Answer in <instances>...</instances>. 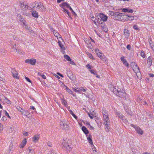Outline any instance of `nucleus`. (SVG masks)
Here are the masks:
<instances>
[{
  "label": "nucleus",
  "mask_w": 154,
  "mask_h": 154,
  "mask_svg": "<svg viewBox=\"0 0 154 154\" xmlns=\"http://www.w3.org/2000/svg\"><path fill=\"white\" fill-rule=\"evenodd\" d=\"M98 18V22L100 23L102 21L103 22L106 21L108 19V17L103 14L100 13L96 14Z\"/></svg>",
  "instance_id": "obj_1"
},
{
  "label": "nucleus",
  "mask_w": 154,
  "mask_h": 154,
  "mask_svg": "<svg viewBox=\"0 0 154 154\" xmlns=\"http://www.w3.org/2000/svg\"><path fill=\"white\" fill-rule=\"evenodd\" d=\"M119 14L117 20L122 21L128 20V15H122V14L120 13H119Z\"/></svg>",
  "instance_id": "obj_2"
},
{
  "label": "nucleus",
  "mask_w": 154,
  "mask_h": 154,
  "mask_svg": "<svg viewBox=\"0 0 154 154\" xmlns=\"http://www.w3.org/2000/svg\"><path fill=\"white\" fill-rule=\"evenodd\" d=\"M119 12H114L112 11H109L108 14L110 16H113V19L116 20H117L118 17V15H119Z\"/></svg>",
  "instance_id": "obj_3"
},
{
  "label": "nucleus",
  "mask_w": 154,
  "mask_h": 154,
  "mask_svg": "<svg viewBox=\"0 0 154 154\" xmlns=\"http://www.w3.org/2000/svg\"><path fill=\"white\" fill-rule=\"evenodd\" d=\"M36 7L37 8V10L38 11H42L45 10L44 6L41 3H35V6L33 8Z\"/></svg>",
  "instance_id": "obj_4"
},
{
  "label": "nucleus",
  "mask_w": 154,
  "mask_h": 154,
  "mask_svg": "<svg viewBox=\"0 0 154 154\" xmlns=\"http://www.w3.org/2000/svg\"><path fill=\"white\" fill-rule=\"evenodd\" d=\"M131 126L135 129L137 133L139 134L142 135L143 134V131L138 126L131 124Z\"/></svg>",
  "instance_id": "obj_5"
},
{
  "label": "nucleus",
  "mask_w": 154,
  "mask_h": 154,
  "mask_svg": "<svg viewBox=\"0 0 154 154\" xmlns=\"http://www.w3.org/2000/svg\"><path fill=\"white\" fill-rule=\"evenodd\" d=\"M60 124L61 128L63 129L67 130L69 128V123L68 122H65L64 121H61Z\"/></svg>",
  "instance_id": "obj_6"
},
{
  "label": "nucleus",
  "mask_w": 154,
  "mask_h": 154,
  "mask_svg": "<svg viewBox=\"0 0 154 154\" xmlns=\"http://www.w3.org/2000/svg\"><path fill=\"white\" fill-rule=\"evenodd\" d=\"M20 8L22 9H24L25 10L28 9L30 8L28 5V4L26 2H20L19 5Z\"/></svg>",
  "instance_id": "obj_7"
},
{
  "label": "nucleus",
  "mask_w": 154,
  "mask_h": 154,
  "mask_svg": "<svg viewBox=\"0 0 154 154\" xmlns=\"http://www.w3.org/2000/svg\"><path fill=\"white\" fill-rule=\"evenodd\" d=\"M25 62L26 63L32 65H34L36 62V60L35 59L32 58L26 60Z\"/></svg>",
  "instance_id": "obj_8"
},
{
  "label": "nucleus",
  "mask_w": 154,
  "mask_h": 154,
  "mask_svg": "<svg viewBox=\"0 0 154 154\" xmlns=\"http://www.w3.org/2000/svg\"><path fill=\"white\" fill-rule=\"evenodd\" d=\"M117 94L116 95L120 97H123L126 96L125 93L122 91H121L120 89H119V90L118 91H117Z\"/></svg>",
  "instance_id": "obj_9"
},
{
  "label": "nucleus",
  "mask_w": 154,
  "mask_h": 154,
  "mask_svg": "<svg viewBox=\"0 0 154 154\" xmlns=\"http://www.w3.org/2000/svg\"><path fill=\"white\" fill-rule=\"evenodd\" d=\"M11 72L14 78H15L16 79H18L19 78L18 73L15 69H12L11 70Z\"/></svg>",
  "instance_id": "obj_10"
},
{
  "label": "nucleus",
  "mask_w": 154,
  "mask_h": 154,
  "mask_svg": "<svg viewBox=\"0 0 154 154\" xmlns=\"http://www.w3.org/2000/svg\"><path fill=\"white\" fill-rule=\"evenodd\" d=\"M39 139V134H37L34 135L32 138V140L34 143H36Z\"/></svg>",
  "instance_id": "obj_11"
},
{
  "label": "nucleus",
  "mask_w": 154,
  "mask_h": 154,
  "mask_svg": "<svg viewBox=\"0 0 154 154\" xmlns=\"http://www.w3.org/2000/svg\"><path fill=\"white\" fill-rule=\"evenodd\" d=\"M124 35L125 38L128 39L130 36V32L127 29H125L123 30Z\"/></svg>",
  "instance_id": "obj_12"
},
{
  "label": "nucleus",
  "mask_w": 154,
  "mask_h": 154,
  "mask_svg": "<svg viewBox=\"0 0 154 154\" xmlns=\"http://www.w3.org/2000/svg\"><path fill=\"white\" fill-rule=\"evenodd\" d=\"M62 144L63 146L65 148L67 149L70 150V147H69V145L66 141L65 140H63L62 142Z\"/></svg>",
  "instance_id": "obj_13"
},
{
  "label": "nucleus",
  "mask_w": 154,
  "mask_h": 154,
  "mask_svg": "<svg viewBox=\"0 0 154 154\" xmlns=\"http://www.w3.org/2000/svg\"><path fill=\"white\" fill-rule=\"evenodd\" d=\"M121 60L125 66L127 67L129 66V64L127 63L126 60L125 59V57H122L121 58Z\"/></svg>",
  "instance_id": "obj_14"
},
{
  "label": "nucleus",
  "mask_w": 154,
  "mask_h": 154,
  "mask_svg": "<svg viewBox=\"0 0 154 154\" xmlns=\"http://www.w3.org/2000/svg\"><path fill=\"white\" fill-rule=\"evenodd\" d=\"M31 14L32 16L36 18H37L38 17V12L35 11H31Z\"/></svg>",
  "instance_id": "obj_15"
},
{
  "label": "nucleus",
  "mask_w": 154,
  "mask_h": 154,
  "mask_svg": "<svg viewBox=\"0 0 154 154\" xmlns=\"http://www.w3.org/2000/svg\"><path fill=\"white\" fill-rule=\"evenodd\" d=\"M106 118H103L105 125H108V124H110V121L109 119V117H106Z\"/></svg>",
  "instance_id": "obj_16"
},
{
  "label": "nucleus",
  "mask_w": 154,
  "mask_h": 154,
  "mask_svg": "<svg viewBox=\"0 0 154 154\" xmlns=\"http://www.w3.org/2000/svg\"><path fill=\"white\" fill-rule=\"evenodd\" d=\"M152 57L150 56L147 59V64L149 67H150L152 64Z\"/></svg>",
  "instance_id": "obj_17"
},
{
  "label": "nucleus",
  "mask_w": 154,
  "mask_h": 154,
  "mask_svg": "<svg viewBox=\"0 0 154 154\" xmlns=\"http://www.w3.org/2000/svg\"><path fill=\"white\" fill-rule=\"evenodd\" d=\"M26 138H25L24 140L22 142L20 146V148H23L26 145Z\"/></svg>",
  "instance_id": "obj_18"
},
{
  "label": "nucleus",
  "mask_w": 154,
  "mask_h": 154,
  "mask_svg": "<svg viewBox=\"0 0 154 154\" xmlns=\"http://www.w3.org/2000/svg\"><path fill=\"white\" fill-rule=\"evenodd\" d=\"M60 6L61 8H64L65 6L67 8H69L70 6L67 3V2H65L62 3L60 5Z\"/></svg>",
  "instance_id": "obj_19"
},
{
  "label": "nucleus",
  "mask_w": 154,
  "mask_h": 154,
  "mask_svg": "<svg viewBox=\"0 0 154 154\" xmlns=\"http://www.w3.org/2000/svg\"><path fill=\"white\" fill-rule=\"evenodd\" d=\"M11 46L12 48L14 49V52L20 53V51L19 50H17V48H16V45L15 44H11Z\"/></svg>",
  "instance_id": "obj_20"
},
{
  "label": "nucleus",
  "mask_w": 154,
  "mask_h": 154,
  "mask_svg": "<svg viewBox=\"0 0 154 154\" xmlns=\"http://www.w3.org/2000/svg\"><path fill=\"white\" fill-rule=\"evenodd\" d=\"M102 113L103 116V118H106V117H109L108 113L106 110H103Z\"/></svg>",
  "instance_id": "obj_21"
},
{
  "label": "nucleus",
  "mask_w": 154,
  "mask_h": 154,
  "mask_svg": "<svg viewBox=\"0 0 154 154\" xmlns=\"http://www.w3.org/2000/svg\"><path fill=\"white\" fill-rule=\"evenodd\" d=\"M82 131L85 133V134L87 135L88 134V131L85 127L84 126L82 127Z\"/></svg>",
  "instance_id": "obj_22"
},
{
  "label": "nucleus",
  "mask_w": 154,
  "mask_h": 154,
  "mask_svg": "<svg viewBox=\"0 0 154 154\" xmlns=\"http://www.w3.org/2000/svg\"><path fill=\"white\" fill-rule=\"evenodd\" d=\"M66 87V89L67 92H68L70 94L72 95L73 96H75L74 94H73V92L67 86L65 85H64Z\"/></svg>",
  "instance_id": "obj_23"
},
{
  "label": "nucleus",
  "mask_w": 154,
  "mask_h": 154,
  "mask_svg": "<svg viewBox=\"0 0 154 154\" xmlns=\"http://www.w3.org/2000/svg\"><path fill=\"white\" fill-rule=\"evenodd\" d=\"M88 140L89 142V143L91 145H92L93 144V143L92 142V140L91 139V135H89L88 137H87Z\"/></svg>",
  "instance_id": "obj_24"
},
{
  "label": "nucleus",
  "mask_w": 154,
  "mask_h": 154,
  "mask_svg": "<svg viewBox=\"0 0 154 154\" xmlns=\"http://www.w3.org/2000/svg\"><path fill=\"white\" fill-rule=\"evenodd\" d=\"M22 115H23L24 116H27L28 115L30 114V113L29 111L26 109L24 110L23 112V113L22 114Z\"/></svg>",
  "instance_id": "obj_25"
},
{
  "label": "nucleus",
  "mask_w": 154,
  "mask_h": 154,
  "mask_svg": "<svg viewBox=\"0 0 154 154\" xmlns=\"http://www.w3.org/2000/svg\"><path fill=\"white\" fill-rule=\"evenodd\" d=\"M58 45L60 47L61 49L63 51L65 50V48L64 45L62 44V43L60 41L58 42Z\"/></svg>",
  "instance_id": "obj_26"
},
{
  "label": "nucleus",
  "mask_w": 154,
  "mask_h": 154,
  "mask_svg": "<svg viewBox=\"0 0 154 154\" xmlns=\"http://www.w3.org/2000/svg\"><path fill=\"white\" fill-rule=\"evenodd\" d=\"M111 90L114 93V94L116 95L117 93V91H118L119 90V89H117L116 88L113 87L112 88Z\"/></svg>",
  "instance_id": "obj_27"
},
{
  "label": "nucleus",
  "mask_w": 154,
  "mask_h": 154,
  "mask_svg": "<svg viewBox=\"0 0 154 154\" xmlns=\"http://www.w3.org/2000/svg\"><path fill=\"white\" fill-rule=\"evenodd\" d=\"M62 103L65 106H66L67 104L66 101L64 99V98L61 99Z\"/></svg>",
  "instance_id": "obj_28"
},
{
  "label": "nucleus",
  "mask_w": 154,
  "mask_h": 154,
  "mask_svg": "<svg viewBox=\"0 0 154 154\" xmlns=\"http://www.w3.org/2000/svg\"><path fill=\"white\" fill-rule=\"evenodd\" d=\"M64 57L68 61H71V60L70 57L67 55L66 54L64 55Z\"/></svg>",
  "instance_id": "obj_29"
},
{
  "label": "nucleus",
  "mask_w": 154,
  "mask_h": 154,
  "mask_svg": "<svg viewBox=\"0 0 154 154\" xmlns=\"http://www.w3.org/2000/svg\"><path fill=\"white\" fill-rule=\"evenodd\" d=\"M64 12L66 13L67 14H68V16L69 17L70 16V13H69V11L67 10L66 9H65L64 8H63V10H62Z\"/></svg>",
  "instance_id": "obj_30"
},
{
  "label": "nucleus",
  "mask_w": 154,
  "mask_h": 154,
  "mask_svg": "<svg viewBox=\"0 0 154 154\" xmlns=\"http://www.w3.org/2000/svg\"><path fill=\"white\" fill-rule=\"evenodd\" d=\"M69 111L72 116L74 117V118L75 119H77V117L76 116L73 112L71 110H69Z\"/></svg>",
  "instance_id": "obj_31"
},
{
  "label": "nucleus",
  "mask_w": 154,
  "mask_h": 154,
  "mask_svg": "<svg viewBox=\"0 0 154 154\" xmlns=\"http://www.w3.org/2000/svg\"><path fill=\"white\" fill-rule=\"evenodd\" d=\"M66 74L68 77H69L70 79H71V78L72 75L71 72L70 71H67Z\"/></svg>",
  "instance_id": "obj_32"
},
{
  "label": "nucleus",
  "mask_w": 154,
  "mask_h": 154,
  "mask_svg": "<svg viewBox=\"0 0 154 154\" xmlns=\"http://www.w3.org/2000/svg\"><path fill=\"white\" fill-rule=\"evenodd\" d=\"M73 90L75 92H77L78 93H81V90L79 88H77L76 89L73 88Z\"/></svg>",
  "instance_id": "obj_33"
},
{
  "label": "nucleus",
  "mask_w": 154,
  "mask_h": 154,
  "mask_svg": "<svg viewBox=\"0 0 154 154\" xmlns=\"http://www.w3.org/2000/svg\"><path fill=\"white\" fill-rule=\"evenodd\" d=\"M140 55L141 57H142L143 58H144L146 57L145 53L143 51H141L140 53Z\"/></svg>",
  "instance_id": "obj_34"
},
{
  "label": "nucleus",
  "mask_w": 154,
  "mask_h": 154,
  "mask_svg": "<svg viewBox=\"0 0 154 154\" xmlns=\"http://www.w3.org/2000/svg\"><path fill=\"white\" fill-rule=\"evenodd\" d=\"M100 59L102 60L103 61H106V58L104 55H102L100 58Z\"/></svg>",
  "instance_id": "obj_35"
},
{
  "label": "nucleus",
  "mask_w": 154,
  "mask_h": 154,
  "mask_svg": "<svg viewBox=\"0 0 154 154\" xmlns=\"http://www.w3.org/2000/svg\"><path fill=\"white\" fill-rule=\"evenodd\" d=\"M110 124H108V125H105L106 126L105 130L106 131H109L110 129V127L109 126V125Z\"/></svg>",
  "instance_id": "obj_36"
},
{
  "label": "nucleus",
  "mask_w": 154,
  "mask_h": 154,
  "mask_svg": "<svg viewBox=\"0 0 154 154\" xmlns=\"http://www.w3.org/2000/svg\"><path fill=\"white\" fill-rule=\"evenodd\" d=\"M17 17L20 19V21H21V20H24L23 17L20 14H18L17 15Z\"/></svg>",
  "instance_id": "obj_37"
},
{
  "label": "nucleus",
  "mask_w": 154,
  "mask_h": 154,
  "mask_svg": "<svg viewBox=\"0 0 154 154\" xmlns=\"http://www.w3.org/2000/svg\"><path fill=\"white\" fill-rule=\"evenodd\" d=\"M128 20H132L134 19V17L132 16H129L128 15Z\"/></svg>",
  "instance_id": "obj_38"
},
{
  "label": "nucleus",
  "mask_w": 154,
  "mask_h": 154,
  "mask_svg": "<svg viewBox=\"0 0 154 154\" xmlns=\"http://www.w3.org/2000/svg\"><path fill=\"white\" fill-rule=\"evenodd\" d=\"M29 154L30 153H31L30 154H34V150L31 149H29Z\"/></svg>",
  "instance_id": "obj_39"
},
{
  "label": "nucleus",
  "mask_w": 154,
  "mask_h": 154,
  "mask_svg": "<svg viewBox=\"0 0 154 154\" xmlns=\"http://www.w3.org/2000/svg\"><path fill=\"white\" fill-rule=\"evenodd\" d=\"M151 42H152V40L150 39V41H149V44L150 46L151 47V48L152 49L154 47V45L153 43H152Z\"/></svg>",
  "instance_id": "obj_40"
},
{
  "label": "nucleus",
  "mask_w": 154,
  "mask_h": 154,
  "mask_svg": "<svg viewBox=\"0 0 154 154\" xmlns=\"http://www.w3.org/2000/svg\"><path fill=\"white\" fill-rule=\"evenodd\" d=\"M133 28L135 30H139L140 29L138 26L137 25H135L133 26Z\"/></svg>",
  "instance_id": "obj_41"
},
{
  "label": "nucleus",
  "mask_w": 154,
  "mask_h": 154,
  "mask_svg": "<svg viewBox=\"0 0 154 154\" xmlns=\"http://www.w3.org/2000/svg\"><path fill=\"white\" fill-rule=\"evenodd\" d=\"M128 8H123L122 9V11L124 12H128Z\"/></svg>",
  "instance_id": "obj_42"
},
{
  "label": "nucleus",
  "mask_w": 154,
  "mask_h": 154,
  "mask_svg": "<svg viewBox=\"0 0 154 154\" xmlns=\"http://www.w3.org/2000/svg\"><path fill=\"white\" fill-rule=\"evenodd\" d=\"M87 55L91 59H93L94 58L93 57L90 53L88 52L87 53Z\"/></svg>",
  "instance_id": "obj_43"
},
{
  "label": "nucleus",
  "mask_w": 154,
  "mask_h": 154,
  "mask_svg": "<svg viewBox=\"0 0 154 154\" xmlns=\"http://www.w3.org/2000/svg\"><path fill=\"white\" fill-rule=\"evenodd\" d=\"M3 112L5 114V115L6 116L8 117L10 119L11 118V117L9 116L8 113L6 111L4 110Z\"/></svg>",
  "instance_id": "obj_44"
},
{
  "label": "nucleus",
  "mask_w": 154,
  "mask_h": 154,
  "mask_svg": "<svg viewBox=\"0 0 154 154\" xmlns=\"http://www.w3.org/2000/svg\"><path fill=\"white\" fill-rule=\"evenodd\" d=\"M5 101L8 104H11V101L7 98H5Z\"/></svg>",
  "instance_id": "obj_45"
},
{
  "label": "nucleus",
  "mask_w": 154,
  "mask_h": 154,
  "mask_svg": "<svg viewBox=\"0 0 154 154\" xmlns=\"http://www.w3.org/2000/svg\"><path fill=\"white\" fill-rule=\"evenodd\" d=\"M101 27H102L103 28H104L106 26L105 23L104 22L101 23Z\"/></svg>",
  "instance_id": "obj_46"
},
{
  "label": "nucleus",
  "mask_w": 154,
  "mask_h": 154,
  "mask_svg": "<svg viewBox=\"0 0 154 154\" xmlns=\"http://www.w3.org/2000/svg\"><path fill=\"white\" fill-rule=\"evenodd\" d=\"M86 67L88 69H91V66L89 64H88L86 66Z\"/></svg>",
  "instance_id": "obj_47"
},
{
  "label": "nucleus",
  "mask_w": 154,
  "mask_h": 154,
  "mask_svg": "<svg viewBox=\"0 0 154 154\" xmlns=\"http://www.w3.org/2000/svg\"><path fill=\"white\" fill-rule=\"evenodd\" d=\"M90 71L91 73L95 74V71L94 69L91 70Z\"/></svg>",
  "instance_id": "obj_48"
},
{
  "label": "nucleus",
  "mask_w": 154,
  "mask_h": 154,
  "mask_svg": "<svg viewBox=\"0 0 154 154\" xmlns=\"http://www.w3.org/2000/svg\"><path fill=\"white\" fill-rule=\"evenodd\" d=\"M95 52L97 54H98L99 53H100L99 52V49L97 48H96L95 50Z\"/></svg>",
  "instance_id": "obj_49"
},
{
  "label": "nucleus",
  "mask_w": 154,
  "mask_h": 154,
  "mask_svg": "<svg viewBox=\"0 0 154 154\" xmlns=\"http://www.w3.org/2000/svg\"><path fill=\"white\" fill-rule=\"evenodd\" d=\"M88 114L89 117L91 118V119H92L94 118V116H93L92 114L91 113H88Z\"/></svg>",
  "instance_id": "obj_50"
},
{
  "label": "nucleus",
  "mask_w": 154,
  "mask_h": 154,
  "mask_svg": "<svg viewBox=\"0 0 154 154\" xmlns=\"http://www.w3.org/2000/svg\"><path fill=\"white\" fill-rule=\"evenodd\" d=\"M126 48L128 50H130L131 49V46L130 45H127Z\"/></svg>",
  "instance_id": "obj_51"
},
{
  "label": "nucleus",
  "mask_w": 154,
  "mask_h": 154,
  "mask_svg": "<svg viewBox=\"0 0 154 154\" xmlns=\"http://www.w3.org/2000/svg\"><path fill=\"white\" fill-rule=\"evenodd\" d=\"M18 110L22 113H23V112L24 109L20 107H19L18 109Z\"/></svg>",
  "instance_id": "obj_52"
},
{
  "label": "nucleus",
  "mask_w": 154,
  "mask_h": 154,
  "mask_svg": "<svg viewBox=\"0 0 154 154\" xmlns=\"http://www.w3.org/2000/svg\"><path fill=\"white\" fill-rule=\"evenodd\" d=\"M48 145L49 146H51L52 145V144L51 142H48L47 143Z\"/></svg>",
  "instance_id": "obj_53"
},
{
  "label": "nucleus",
  "mask_w": 154,
  "mask_h": 154,
  "mask_svg": "<svg viewBox=\"0 0 154 154\" xmlns=\"http://www.w3.org/2000/svg\"><path fill=\"white\" fill-rule=\"evenodd\" d=\"M97 55L100 58L101 56H102V54L100 52L98 54H97Z\"/></svg>",
  "instance_id": "obj_54"
},
{
  "label": "nucleus",
  "mask_w": 154,
  "mask_h": 154,
  "mask_svg": "<svg viewBox=\"0 0 154 154\" xmlns=\"http://www.w3.org/2000/svg\"><path fill=\"white\" fill-rule=\"evenodd\" d=\"M25 79L27 82H31V80L28 78L25 77Z\"/></svg>",
  "instance_id": "obj_55"
},
{
  "label": "nucleus",
  "mask_w": 154,
  "mask_h": 154,
  "mask_svg": "<svg viewBox=\"0 0 154 154\" xmlns=\"http://www.w3.org/2000/svg\"><path fill=\"white\" fill-rule=\"evenodd\" d=\"M21 22H22V23L24 25H26L25 23L26 21L25 20H21Z\"/></svg>",
  "instance_id": "obj_56"
},
{
  "label": "nucleus",
  "mask_w": 154,
  "mask_h": 154,
  "mask_svg": "<svg viewBox=\"0 0 154 154\" xmlns=\"http://www.w3.org/2000/svg\"><path fill=\"white\" fill-rule=\"evenodd\" d=\"M133 12V11L132 10L129 9L128 8V12L129 13H132Z\"/></svg>",
  "instance_id": "obj_57"
},
{
  "label": "nucleus",
  "mask_w": 154,
  "mask_h": 154,
  "mask_svg": "<svg viewBox=\"0 0 154 154\" xmlns=\"http://www.w3.org/2000/svg\"><path fill=\"white\" fill-rule=\"evenodd\" d=\"M126 111L128 114L130 115H131L132 114V112L131 111Z\"/></svg>",
  "instance_id": "obj_58"
},
{
  "label": "nucleus",
  "mask_w": 154,
  "mask_h": 154,
  "mask_svg": "<svg viewBox=\"0 0 154 154\" xmlns=\"http://www.w3.org/2000/svg\"><path fill=\"white\" fill-rule=\"evenodd\" d=\"M123 115L121 114L119 116V117L120 119H122L123 118Z\"/></svg>",
  "instance_id": "obj_59"
},
{
  "label": "nucleus",
  "mask_w": 154,
  "mask_h": 154,
  "mask_svg": "<svg viewBox=\"0 0 154 154\" xmlns=\"http://www.w3.org/2000/svg\"><path fill=\"white\" fill-rule=\"evenodd\" d=\"M116 115L119 117V116L121 114V113L119 112H116Z\"/></svg>",
  "instance_id": "obj_60"
},
{
  "label": "nucleus",
  "mask_w": 154,
  "mask_h": 154,
  "mask_svg": "<svg viewBox=\"0 0 154 154\" xmlns=\"http://www.w3.org/2000/svg\"><path fill=\"white\" fill-rule=\"evenodd\" d=\"M149 75L150 77H151L152 78L154 77V75L153 74H151V73L149 74Z\"/></svg>",
  "instance_id": "obj_61"
},
{
  "label": "nucleus",
  "mask_w": 154,
  "mask_h": 154,
  "mask_svg": "<svg viewBox=\"0 0 154 154\" xmlns=\"http://www.w3.org/2000/svg\"><path fill=\"white\" fill-rule=\"evenodd\" d=\"M27 30H28L29 32H31L32 31V30L31 28H30V27H29Z\"/></svg>",
  "instance_id": "obj_62"
},
{
  "label": "nucleus",
  "mask_w": 154,
  "mask_h": 154,
  "mask_svg": "<svg viewBox=\"0 0 154 154\" xmlns=\"http://www.w3.org/2000/svg\"><path fill=\"white\" fill-rule=\"evenodd\" d=\"M23 134L25 136H26L28 135V133L27 132H26L24 133Z\"/></svg>",
  "instance_id": "obj_63"
},
{
  "label": "nucleus",
  "mask_w": 154,
  "mask_h": 154,
  "mask_svg": "<svg viewBox=\"0 0 154 154\" xmlns=\"http://www.w3.org/2000/svg\"><path fill=\"white\" fill-rule=\"evenodd\" d=\"M56 152L54 150L51 151L50 154H55Z\"/></svg>",
  "instance_id": "obj_64"
}]
</instances>
